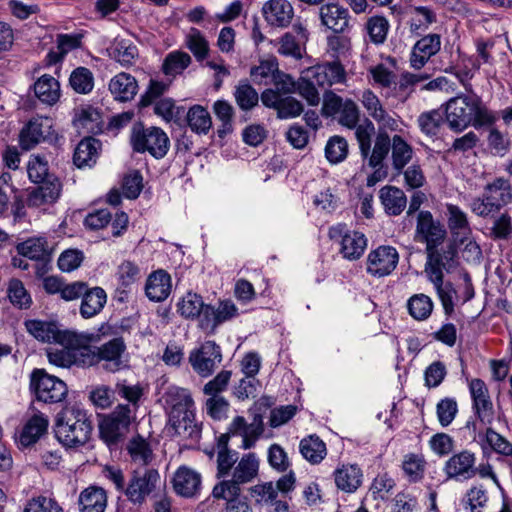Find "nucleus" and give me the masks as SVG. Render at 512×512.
Masks as SVG:
<instances>
[{"mask_svg":"<svg viewBox=\"0 0 512 512\" xmlns=\"http://www.w3.org/2000/svg\"><path fill=\"white\" fill-rule=\"evenodd\" d=\"M446 121L455 131H462L469 125L479 128L492 125L496 116L486 108L477 96L461 95L451 98L446 103Z\"/></svg>","mask_w":512,"mask_h":512,"instance_id":"1","label":"nucleus"},{"mask_svg":"<svg viewBox=\"0 0 512 512\" xmlns=\"http://www.w3.org/2000/svg\"><path fill=\"white\" fill-rule=\"evenodd\" d=\"M91 432L92 423L82 404L66 405L58 414L55 435L66 448L84 445Z\"/></svg>","mask_w":512,"mask_h":512,"instance_id":"2","label":"nucleus"},{"mask_svg":"<svg viewBox=\"0 0 512 512\" xmlns=\"http://www.w3.org/2000/svg\"><path fill=\"white\" fill-rule=\"evenodd\" d=\"M126 345L122 338H114L100 346L85 345L83 363L86 367L102 364L108 372H118L129 367V361L125 355Z\"/></svg>","mask_w":512,"mask_h":512,"instance_id":"3","label":"nucleus"},{"mask_svg":"<svg viewBox=\"0 0 512 512\" xmlns=\"http://www.w3.org/2000/svg\"><path fill=\"white\" fill-rule=\"evenodd\" d=\"M135 419L130 406L118 404L111 412L98 415L99 437L107 446L120 444L127 436Z\"/></svg>","mask_w":512,"mask_h":512,"instance_id":"4","label":"nucleus"},{"mask_svg":"<svg viewBox=\"0 0 512 512\" xmlns=\"http://www.w3.org/2000/svg\"><path fill=\"white\" fill-rule=\"evenodd\" d=\"M169 420L175 427H187L194 418L195 404L191 393L185 388L169 386L162 396Z\"/></svg>","mask_w":512,"mask_h":512,"instance_id":"5","label":"nucleus"},{"mask_svg":"<svg viewBox=\"0 0 512 512\" xmlns=\"http://www.w3.org/2000/svg\"><path fill=\"white\" fill-rule=\"evenodd\" d=\"M130 142L134 151L147 152L156 159L163 158L170 147L169 137L161 128H145L140 123L133 126Z\"/></svg>","mask_w":512,"mask_h":512,"instance_id":"6","label":"nucleus"},{"mask_svg":"<svg viewBox=\"0 0 512 512\" xmlns=\"http://www.w3.org/2000/svg\"><path fill=\"white\" fill-rule=\"evenodd\" d=\"M30 389L38 401L49 404L63 401L68 392L65 382L43 369L31 373Z\"/></svg>","mask_w":512,"mask_h":512,"instance_id":"7","label":"nucleus"},{"mask_svg":"<svg viewBox=\"0 0 512 512\" xmlns=\"http://www.w3.org/2000/svg\"><path fill=\"white\" fill-rule=\"evenodd\" d=\"M71 341L58 343L61 347H51L46 350L50 364L59 368H70L73 365L86 367L82 361L85 355L84 338L75 332L70 331Z\"/></svg>","mask_w":512,"mask_h":512,"instance_id":"8","label":"nucleus"},{"mask_svg":"<svg viewBox=\"0 0 512 512\" xmlns=\"http://www.w3.org/2000/svg\"><path fill=\"white\" fill-rule=\"evenodd\" d=\"M397 249L390 245H380L372 249L366 258V272L375 278H382L393 273L399 263Z\"/></svg>","mask_w":512,"mask_h":512,"instance_id":"9","label":"nucleus"},{"mask_svg":"<svg viewBox=\"0 0 512 512\" xmlns=\"http://www.w3.org/2000/svg\"><path fill=\"white\" fill-rule=\"evenodd\" d=\"M329 237L332 240L340 241V252L348 260L359 259L367 247L365 235L361 232L347 229L344 224L332 226L329 229Z\"/></svg>","mask_w":512,"mask_h":512,"instance_id":"10","label":"nucleus"},{"mask_svg":"<svg viewBox=\"0 0 512 512\" xmlns=\"http://www.w3.org/2000/svg\"><path fill=\"white\" fill-rule=\"evenodd\" d=\"M221 361V349L214 341L204 342L198 349L192 350L189 354V363L193 370L204 378L212 375Z\"/></svg>","mask_w":512,"mask_h":512,"instance_id":"11","label":"nucleus"},{"mask_svg":"<svg viewBox=\"0 0 512 512\" xmlns=\"http://www.w3.org/2000/svg\"><path fill=\"white\" fill-rule=\"evenodd\" d=\"M446 230L434 221L429 211H421L417 217L416 238L426 244L427 253L435 250L445 239Z\"/></svg>","mask_w":512,"mask_h":512,"instance_id":"12","label":"nucleus"},{"mask_svg":"<svg viewBox=\"0 0 512 512\" xmlns=\"http://www.w3.org/2000/svg\"><path fill=\"white\" fill-rule=\"evenodd\" d=\"M263 423L260 419L255 418L254 421L247 425L244 417H235L230 426L227 434H222L219 438L218 448H225L230 435L241 436L243 448H250L255 444L263 434Z\"/></svg>","mask_w":512,"mask_h":512,"instance_id":"13","label":"nucleus"},{"mask_svg":"<svg viewBox=\"0 0 512 512\" xmlns=\"http://www.w3.org/2000/svg\"><path fill=\"white\" fill-rule=\"evenodd\" d=\"M160 474L155 469H149L142 476H134L125 489L128 500L134 504H142L160 484Z\"/></svg>","mask_w":512,"mask_h":512,"instance_id":"14","label":"nucleus"},{"mask_svg":"<svg viewBox=\"0 0 512 512\" xmlns=\"http://www.w3.org/2000/svg\"><path fill=\"white\" fill-rule=\"evenodd\" d=\"M305 77L313 79L317 86H333L346 81V71L339 61L325 62L305 69Z\"/></svg>","mask_w":512,"mask_h":512,"instance_id":"15","label":"nucleus"},{"mask_svg":"<svg viewBox=\"0 0 512 512\" xmlns=\"http://www.w3.org/2000/svg\"><path fill=\"white\" fill-rule=\"evenodd\" d=\"M53 133V120L50 117L38 116L32 118L21 130L20 146L30 150L38 143L50 137Z\"/></svg>","mask_w":512,"mask_h":512,"instance_id":"16","label":"nucleus"},{"mask_svg":"<svg viewBox=\"0 0 512 512\" xmlns=\"http://www.w3.org/2000/svg\"><path fill=\"white\" fill-rule=\"evenodd\" d=\"M472 408L481 422H491L494 417L493 403L485 382L479 378L468 383Z\"/></svg>","mask_w":512,"mask_h":512,"instance_id":"17","label":"nucleus"},{"mask_svg":"<svg viewBox=\"0 0 512 512\" xmlns=\"http://www.w3.org/2000/svg\"><path fill=\"white\" fill-rule=\"evenodd\" d=\"M238 315V309L231 300L220 301L217 306L207 305L200 320V328L214 333L216 327Z\"/></svg>","mask_w":512,"mask_h":512,"instance_id":"18","label":"nucleus"},{"mask_svg":"<svg viewBox=\"0 0 512 512\" xmlns=\"http://www.w3.org/2000/svg\"><path fill=\"white\" fill-rule=\"evenodd\" d=\"M359 100L361 101L362 106L368 115L372 117L380 125V127L389 129L391 131L397 130V119H395L385 110L379 97L372 90L365 89L361 93Z\"/></svg>","mask_w":512,"mask_h":512,"instance_id":"19","label":"nucleus"},{"mask_svg":"<svg viewBox=\"0 0 512 512\" xmlns=\"http://www.w3.org/2000/svg\"><path fill=\"white\" fill-rule=\"evenodd\" d=\"M72 123L79 134H98L103 128L101 112L91 105L77 107Z\"/></svg>","mask_w":512,"mask_h":512,"instance_id":"20","label":"nucleus"},{"mask_svg":"<svg viewBox=\"0 0 512 512\" xmlns=\"http://www.w3.org/2000/svg\"><path fill=\"white\" fill-rule=\"evenodd\" d=\"M25 326L34 338L42 342L68 344L71 341L70 331H62L52 322L28 320Z\"/></svg>","mask_w":512,"mask_h":512,"instance_id":"21","label":"nucleus"},{"mask_svg":"<svg viewBox=\"0 0 512 512\" xmlns=\"http://www.w3.org/2000/svg\"><path fill=\"white\" fill-rule=\"evenodd\" d=\"M259 472V459L254 453L243 455L237 462L231 474V479L223 480L217 485L232 484L240 487L241 485L252 482L257 478Z\"/></svg>","mask_w":512,"mask_h":512,"instance_id":"22","label":"nucleus"},{"mask_svg":"<svg viewBox=\"0 0 512 512\" xmlns=\"http://www.w3.org/2000/svg\"><path fill=\"white\" fill-rule=\"evenodd\" d=\"M212 495L226 501L225 512H253L248 497L242 494L240 487L232 484H225V487L215 485Z\"/></svg>","mask_w":512,"mask_h":512,"instance_id":"23","label":"nucleus"},{"mask_svg":"<svg viewBox=\"0 0 512 512\" xmlns=\"http://www.w3.org/2000/svg\"><path fill=\"white\" fill-rule=\"evenodd\" d=\"M265 21L274 27H287L294 16V9L288 0H269L263 4Z\"/></svg>","mask_w":512,"mask_h":512,"instance_id":"24","label":"nucleus"},{"mask_svg":"<svg viewBox=\"0 0 512 512\" xmlns=\"http://www.w3.org/2000/svg\"><path fill=\"white\" fill-rule=\"evenodd\" d=\"M448 228L456 243L464 244L465 240L472 236V229L467 213L454 204L446 205Z\"/></svg>","mask_w":512,"mask_h":512,"instance_id":"25","label":"nucleus"},{"mask_svg":"<svg viewBox=\"0 0 512 512\" xmlns=\"http://www.w3.org/2000/svg\"><path fill=\"white\" fill-rule=\"evenodd\" d=\"M173 488L182 497H196L201 490V475L193 469L181 466L174 474Z\"/></svg>","mask_w":512,"mask_h":512,"instance_id":"26","label":"nucleus"},{"mask_svg":"<svg viewBox=\"0 0 512 512\" xmlns=\"http://www.w3.org/2000/svg\"><path fill=\"white\" fill-rule=\"evenodd\" d=\"M119 300L124 301L134 285L142 278L141 268L130 260L121 262L115 273Z\"/></svg>","mask_w":512,"mask_h":512,"instance_id":"27","label":"nucleus"},{"mask_svg":"<svg viewBox=\"0 0 512 512\" xmlns=\"http://www.w3.org/2000/svg\"><path fill=\"white\" fill-rule=\"evenodd\" d=\"M441 47V40L437 34H429L421 38L414 45L410 64L414 69H421L427 61L435 55Z\"/></svg>","mask_w":512,"mask_h":512,"instance_id":"28","label":"nucleus"},{"mask_svg":"<svg viewBox=\"0 0 512 512\" xmlns=\"http://www.w3.org/2000/svg\"><path fill=\"white\" fill-rule=\"evenodd\" d=\"M249 493L257 505L274 506L275 512L288 511V504L286 501L279 499L277 488L271 481L250 487Z\"/></svg>","mask_w":512,"mask_h":512,"instance_id":"29","label":"nucleus"},{"mask_svg":"<svg viewBox=\"0 0 512 512\" xmlns=\"http://www.w3.org/2000/svg\"><path fill=\"white\" fill-rule=\"evenodd\" d=\"M319 16L322 25L336 33L343 32L348 27V10L338 3L328 2L322 5Z\"/></svg>","mask_w":512,"mask_h":512,"instance_id":"30","label":"nucleus"},{"mask_svg":"<svg viewBox=\"0 0 512 512\" xmlns=\"http://www.w3.org/2000/svg\"><path fill=\"white\" fill-rule=\"evenodd\" d=\"M172 282L170 275L162 269L152 272L145 284V294L153 302H162L171 293Z\"/></svg>","mask_w":512,"mask_h":512,"instance_id":"31","label":"nucleus"},{"mask_svg":"<svg viewBox=\"0 0 512 512\" xmlns=\"http://www.w3.org/2000/svg\"><path fill=\"white\" fill-rule=\"evenodd\" d=\"M80 315L84 319H90L98 315L107 303V294L102 287L88 288L81 296Z\"/></svg>","mask_w":512,"mask_h":512,"instance_id":"32","label":"nucleus"},{"mask_svg":"<svg viewBox=\"0 0 512 512\" xmlns=\"http://www.w3.org/2000/svg\"><path fill=\"white\" fill-rule=\"evenodd\" d=\"M48 425L47 416L43 413L34 414L17 436L18 442L26 447L34 445L46 433Z\"/></svg>","mask_w":512,"mask_h":512,"instance_id":"33","label":"nucleus"},{"mask_svg":"<svg viewBox=\"0 0 512 512\" xmlns=\"http://www.w3.org/2000/svg\"><path fill=\"white\" fill-rule=\"evenodd\" d=\"M474 462V455L463 450L446 462L445 471L450 478L468 479L475 475Z\"/></svg>","mask_w":512,"mask_h":512,"instance_id":"34","label":"nucleus"},{"mask_svg":"<svg viewBox=\"0 0 512 512\" xmlns=\"http://www.w3.org/2000/svg\"><path fill=\"white\" fill-rule=\"evenodd\" d=\"M78 506L80 512H104L107 507L106 491L94 485L85 488L79 494Z\"/></svg>","mask_w":512,"mask_h":512,"instance_id":"35","label":"nucleus"},{"mask_svg":"<svg viewBox=\"0 0 512 512\" xmlns=\"http://www.w3.org/2000/svg\"><path fill=\"white\" fill-rule=\"evenodd\" d=\"M109 90L114 99L120 102L132 100L137 94L136 79L127 73H118L109 82Z\"/></svg>","mask_w":512,"mask_h":512,"instance_id":"36","label":"nucleus"},{"mask_svg":"<svg viewBox=\"0 0 512 512\" xmlns=\"http://www.w3.org/2000/svg\"><path fill=\"white\" fill-rule=\"evenodd\" d=\"M100 148L101 144L97 139L85 137L75 149L74 164L79 168L92 167L96 163Z\"/></svg>","mask_w":512,"mask_h":512,"instance_id":"37","label":"nucleus"},{"mask_svg":"<svg viewBox=\"0 0 512 512\" xmlns=\"http://www.w3.org/2000/svg\"><path fill=\"white\" fill-rule=\"evenodd\" d=\"M379 198L387 214L397 216L407 205L404 192L395 186H384L379 191Z\"/></svg>","mask_w":512,"mask_h":512,"instance_id":"38","label":"nucleus"},{"mask_svg":"<svg viewBox=\"0 0 512 512\" xmlns=\"http://www.w3.org/2000/svg\"><path fill=\"white\" fill-rule=\"evenodd\" d=\"M334 478L338 489L353 493L362 483V472L357 465H343L335 471Z\"/></svg>","mask_w":512,"mask_h":512,"instance_id":"39","label":"nucleus"},{"mask_svg":"<svg viewBox=\"0 0 512 512\" xmlns=\"http://www.w3.org/2000/svg\"><path fill=\"white\" fill-rule=\"evenodd\" d=\"M34 93L42 103L53 105L60 98V84L53 76L44 74L35 81Z\"/></svg>","mask_w":512,"mask_h":512,"instance_id":"40","label":"nucleus"},{"mask_svg":"<svg viewBox=\"0 0 512 512\" xmlns=\"http://www.w3.org/2000/svg\"><path fill=\"white\" fill-rule=\"evenodd\" d=\"M483 195L486 200L495 203L501 210L512 200L510 183L505 179L498 178L485 186Z\"/></svg>","mask_w":512,"mask_h":512,"instance_id":"41","label":"nucleus"},{"mask_svg":"<svg viewBox=\"0 0 512 512\" xmlns=\"http://www.w3.org/2000/svg\"><path fill=\"white\" fill-rule=\"evenodd\" d=\"M202 297L196 293H186L177 303V312L186 319H202L203 311L206 309Z\"/></svg>","mask_w":512,"mask_h":512,"instance_id":"42","label":"nucleus"},{"mask_svg":"<svg viewBox=\"0 0 512 512\" xmlns=\"http://www.w3.org/2000/svg\"><path fill=\"white\" fill-rule=\"evenodd\" d=\"M17 251L32 260H43L49 255L48 243L44 237H31L19 243Z\"/></svg>","mask_w":512,"mask_h":512,"instance_id":"43","label":"nucleus"},{"mask_svg":"<svg viewBox=\"0 0 512 512\" xmlns=\"http://www.w3.org/2000/svg\"><path fill=\"white\" fill-rule=\"evenodd\" d=\"M432 299L422 293L414 294L407 301V309L412 318L423 321L430 317L433 311Z\"/></svg>","mask_w":512,"mask_h":512,"instance_id":"44","label":"nucleus"},{"mask_svg":"<svg viewBox=\"0 0 512 512\" xmlns=\"http://www.w3.org/2000/svg\"><path fill=\"white\" fill-rule=\"evenodd\" d=\"M392 164L395 170H402L412 159V147L399 135H394L391 141Z\"/></svg>","mask_w":512,"mask_h":512,"instance_id":"45","label":"nucleus"},{"mask_svg":"<svg viewBox=\"0 0 512 512\" xmlns=\"http://www.w3.org/2000/svg\"><path fill=\"white\" fill-rule=\"evenodd\" d=\"M185 45L197 60H203L209 52V43L202 32L191 27L185 34Z\"/></svg>","mask_w":512,"mask_h":512,"instance_id":"46","label":"nucleus"},{"mask_svg":"<svg viewBox=\"0 0 512 512\" xmlns=\"http://www.w3.org/2000/svg\"><path fill=\"white\" fill-rule=\"evenodd\" d=\"M7 297L11 304L19 309H27L32 303L23 282L16 278L10 279L7 284Z\"/></svg>","mask_w":512,"mask_h":512,"instance_id":"47","label":"nucleus"},{"mask_svg":"<svg viewBox=\"0 0 512 512\" xmlns=\"http://www.w3.org/2000/svg\"><path fill=\"white\" fill-rule=\"evenodd\" d=\"M390 29L389 21L384 16L375 15L368 18L365 30L369 39L374 44H382L387 38Z\"/></svg>","mask_w":512,"mask_h":512,"instance_id":"48","label":"nucleus"},{"mask_svg":"<svg viewBox=\"0 0 512 512\" xmlns=\"http://www.w3.org/2000/svg\"><path fill=\"white\" fill-rule=\"evenodd\" d=\"M188 125L198 134H206L212 125L209 112L202 106L195 105L187 113Z\"/></svg>","mask_w":512,"mask_h":512,"instance_id":"49","label":"nucleus"},{"mask_svg":"<svg viewBox=\"0 0 512 512\" xmlns=\"http://www.w3.org/2000/svg\"><path fill=\"white\" fill-rule=\"evenodd\" d=\"M436 15L428 7L417 6L411 9L410 31L414 34H420L428 29L435 22Z\"/></svg>","mask_w":512,"mask_h":512,"instance_id":"50","label":"nucleus"},{"mask_svg":"<svg viewBox=\"0 0 512 512\" xmlns=\"http://www.w3.org/2000/svg\"><path fill=\"white\" fill-rule=\"evenodd\" d=\"M191 63L189 54L183 51L170 52L163 63L162 70L167 76H176L181 74Z\"/></svg>","mask_w":512,"mask_h":512,"instance_id":"51","label":"nucleus"},{"mask_svg":"<svg viewBox=\"0 0 512 512\" xmlns=\"http://www.w3.org/2000/svg\"><path fill=\"white\" fill-rule=\"evenodd\" d=\"M116 392L118 395L127 400L130 408L134 411V415L136 416V411L139 406V401L144 395V388L141 384H130L126 380L118 381L116 383Z\"/></svg>","mask_w":512,"mask_h":512,"instance_id":"52","label":"nucleus"},{"mask_svg":"<svg viewBox=\"0 0 512 512\" xmlns=\"http://www.w3.org/2000/svg\"><path fill=\"white\" fill-rule=\"evenodd\" d=\"M234 97L239 108L244 111L251 110L259 101L257 91L247 81H241L236 86Z\"/></svg>","mask_w":512,"mask_h":512,"instance_id":"53","label":"nucleus"},{"mask_svg":"<svg viewBox=\"0 0 512 512\" xmlns=\"http://www.w3.org/2000/svg\"><path fill=\"white\" fill-rule=\"evenodd\" d=\"M425 466L424 457L418 453L407 454L402 463L403 471L410 482H417L422 479Z\"/></svg>","mask_w":512,"mask_h":512,"instance_id":"54","label":"nucleus"},{"mask_svg":"<svg viewBox=\"0 0 512 512\" xmlns=\"http://www.w3.org/2000/svg\"><path fill=\"white\" fill-rule=\"evenodd\" d=\"M69 83L75 92L88 94L94 87V77L88 68L78 67L71 73Z\"/></svg>","mask_w":512,"mask_h":512,"instance_id":"55","label":"nucleus"},{"mask_svg":"<svg viewBox=\"0 0 512 512\" xmlns=\"http://www.w3.org/2000/svg\"><path fill=\"white\" fill-rule=\"evenodd\" d=\"M391 140L386 133H379L376 137L374 147L368 155V164L370 167L384 166L383 162L389 152Z\"/></svg>","mask_w":512,"mask_h":512,"instance_id":"56","label":"nucleus"},{"mask_svg":"<svg viewBox=\"0 0 512 512\" xmlns=\"http://www.w3.org/2000/svg\"><path fill=\"white\" fill-rule=\"evenodd\" d=\"M449 264L444 263L443 258L428 253V261L425 266V273L434 288L440 287L443 282V270L449 272Z\"/></svg>","mask_w":512,"mask_h":512,"instance_id":"57","label":"nucleus"},{"mask_svg":"<svg viewBox=\"0 0 512 512\" xmlns=\"http://www.w3.org/2000/svg\"><path fill=\"white\" fill-rule=\"evenodd\" d=\"M348 155V143L341 136L331 137L325 146V156L332 164H338L346 159Z\"/></svg>","mask_w":512,"mask_h":512,"instance_id":"58","label":"nucleus"},{"mask_svg":"<svg viewBox=\"0 0 512 512\" xmlns=\"http://www.w3.org/2000/svg\"><path fill=\"white\" fill-rule=\"evenodd\" d=\"M425 79H427V75L423 74H413L409 72L401 74L399 81H395L393 86V89L395 90L394 96L401 100L407 99V97L412 93L414 86Z\"/></svg>","mask_w":512,"mask_h":512,"instance_id":"59","label":"nucleus"},{"mask_svg":"<svg viewBox=\"0 0 512 512\" xmlns=\"http://www.w3.org/2000/svg\"><path fill=\"white\" fill-rule=\"evenodd\" d=\"M23 512H64V509L56 499L39 495L26 502Z\"/></svg>","mask_w":512,"mask_h":512,"instance_id":"60","label":"nucleus"},{"mask_svg":"<svg viewBox=\"0 0 512 512\" xmlns=\"http://www.w3.org/2000/svg\"><path fill=\"white\" fill-rule=\"evenodd\" d=\"M353 129H355V136L359 143L361 155L367 158L371 149V139L375 134V126L370 120L366 119L361 124L357 123Z\"/></svg>","mask_w":512,"mask_h":512,"instance_id":"61","label":"nucleus"},{"mask_svg":"<svg viewBox=\"0 0 512 512\" xmlns=\"http://www.w3.org/2000/svg\"><path fill=\"white\" fill-rule=\"evenodd\" d=\"M435 290L441 301L445 314L451 315L454 312L455 306L459 305V291H457L449 282L442 284Z\"/></svg>","mask_w":512,"mask_h":512,"instance_id":"62","label":"nucleus"},{"mask_svg":"<svg viewBox=\"0 0 512 512\" xmlns=\"http://www.w3.org/2000/svg\"><path fill=\"white\" fill-rule=\"evenodd\" d=\"M29 179L34 183H42L49 178L48 162L39 155H32L27 164Z\"/></svg>","mask_w":512,"mask_h":512,"instance_id":"63","label":"nucleus"},{"mask_svg":"<svg viewBox=\"0 0 512 512\" xmlns=\"http://www.w3.org/2000/svg\"><path fill=\"white\" fill-rule=\"evenodd\" d=\"M230 404L222 395H213L205 402L207 414L214 420H224L228 417Z\"/></svg>","mask_w":512,"mask_h":512,"instance_id":"64","label":"nucleus"}]
</instances>
